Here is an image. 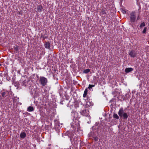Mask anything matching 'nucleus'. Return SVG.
<instances>
[{
    "mask_svg": "<svg viewBox=\"0 0 149 149\" xmlns=\"http://www.w3.org/2000/svg\"><path fill=\"white\" fill-rule=\"evenodd\" d=\"M123 109L121 108L119 110L118 113L119 115V116L120 117H123Z\"/></svg>",
    "mask_w": 149,
    "mask_h": 149,
    "instance_id": "39448f33",
    "label": "nucleus"
},
{
    "mask_svg": "<svg viewBox=\"0 0 149 149\" xmlns=\"http://www.w3.org/2000/svg\"><path fill=\"white\" fill-rule=\"evenodd\" d=\"M74 118H77V117L75 116H74Z\"/></svg>",
    "mask_w": 149,
    "mask_h": 149,
    "instance_id": "393cba45",
    "label": "nucleus"
},
{
    "mask_svg": "<svg viewBox=\"0 0 149 149\" xmlns=\"http://www.w3.org/2000/svg\"><path fill=\"white\" fill-rule=\"evenodd\" d=\"M147 27H145L144 28V29L142 31V33H146V31H147Z\"/></svg>",
    "mask_w": 149,
    "mask_h": 149,
    "instance_id": "f3484780",
    "label": "nucleus"
},
{
    "mask_svg": "<svg viewBox=\"0 0 149 149\" xmlns=\"http://www.w3.org/2000/svg\"><path fill=\"white\" fill-rule=\"evenodd\" d=\"M74 113V114L75 115H77V113L75 111Z\"/></svg>",
    "mask_w": 149,
    "mask_h": 149,
    "instance_id": "4be33fe9",
    "label": "nucleus"
},
{
    "mask_svg": "<svg viewBox=\"0 0 149 149\" xmlns=\"http://www.w3.org/2000/svg\"><path fill=\"white\" fill-rule=\"evenodd\" d=\"M102 14H106V12L104 10H102Z\"/></svg>",
    "mask_w": 149,
    "mask_h": 149,
    "instance_id": "aec40b11",
    "label": "nucleus"
},
{
    "mask_svg": "<svg viewBox=\"0 0 149 149\" xmlns=\"http://www.w3.org/2000/svg\"><path fill=\"white\" fill-rule=\"evenodd\" d=\"M45 47L47 49H49L50 47V45L49 42H46L45 44Z\"/></svg>",
    "mask_w": 149,
    "mask_h": 149,
    "instance_id": "423d86ee",
    "label": "nucleus"
},
{
    "mask_svg": "<svg viewBox=\"0 0 149 149\" xmlns=\"http://www.w3.org/2000/svg\"><path fill=\"white\" fill-rule=\"evenodd\" d=\"M90 70L89 69H87L84 70L83 72L84 73L86 74L87 73L89 72H90Z\"/></svg>",
    "mask_w": 149,
    "mask_h": 149,
    "instance_id": "4468645a",
    "label": "nucleus"
},
{
    "mask_svg": "<svg viewBox=\"0 0 149 149\" xmlns=\"http://www.w3.org/2000/svg\"><path fill=\"white\" fill-rule=\"evenodd\" d=\"M26 135L25 133L22 132L20 134V136L21 138L24 139V138H25V137L26 136Z\"/></svg>",
    "mask_w": 149,
    "mask_h": 149,
    "instance_id": "9d476101",
    "label": "nucleus"
},
{
    "mask_svg": "<svg viewBox=\"0 0 149 149\" xmlns=\"http://www.w3.org/2000/svg\"><path fill=\"white\" fill-rule=\"evenodd\" d=\"M145 26V23L144 22H143V23H141L140 26V27H144Z\"/></svg>",
    "mask_w": 149,
    "mask_h": 149,
    "instance_id": "dca6fc26",
    "label": "nucleus"
},
{
    "mask_svg": "<svg viewBox=\"0 0 149 149\" xmlns=\"http://www.w3.org/2000/svg\"><path fill=\"white\" fill-rule=\"evenodd\" d=\"M80 113L83 116H87L89 115V111L88 109H84L81 111Z\"/></svg>",
    "mask_w": 149,
    "mask_h": 149,
    "instance_id": "7ed1b4c3",
    "label": "nucleus"
},
{
    "mask_svg": "<svg viewBox=\"0 0 149 149\" xmlns=\"http://www.w3.org/2000/svg\"><path fill=\"white\" fill-rule=\"evenodd\" d=\"M133 70V69L132 68H126L125 70V71L126 72L128 73L132 71Z\"/></svg>",
    "mask_w": 149,
    "mask_h": 149,
    "instance_id": "0eeeda50",
    "label": "nucleus"
},
{
    "mask_svg": "<svg viewBox=\"0 0 149 149\" xmlns=\"http://www.w3.org/2000/svg\"><path fill=\"white\" fill-rule=\"evenodd\" d=\"M130 56L134 58L136 56V51L134 50H132L129 52Z\"/></svg>",
    "mask_w": 149,
    "mask_h": 149,
    "instance_id": "20e7f679",
    "label": "nucleus"
},
{
    "mask_svg": "<svg viewBox=\"0 0 149 149\" xmlns=\"http://www.w3.org/2000/svg\"><path fill=\"white\" fill-rule=\"evenodd\" d=\"M70 140H72V136H71L70 137Z\"/></svg>",
    "mask_w": 149,
    "mask_h": 149,
    "instance_id": "b1692460",
    "label": "nucleus"
},
{
    "mask_svg": "<svg viewBox=\"0 0 149 149\" xmlns=\"http://www.w3.org/2000/svg\"><path fill=\"white\" fill-rule=\"evenodd\" d=\"M15 50H16V51H17L18 50V48L17 47H16L15 48Z\"/></svg>",
    "mask_w": 149,
    "mask_h": 149,
    "instance_id": "5701e85b",
    "label": "nucleus"
},
{
    "mask_svg": "<svg viewBox=\"0 0 149 149\" xmlns=\"http://www.w3.org/2000/svg\"><path fill=\"white\" fill-rule=\"evenodd\" d=\"M95 86V85H91L89 84V86L88 87V88L89 89L91 88L92 87Z\"/></svg>",
    "mask_w": 149,
    "mask_h": 149,
    "instance_id": "a211bd4d",
    "label": "nucleus"
},
{
    "mask_svg": "<svg viewBox=\"0 0 149 149\" xmlns=\"http://www.w3.org/2000/svg\"><path fill=\"white\" fill-rule=\"evenodd\" d=\"M123 116L124 119H127L128 117L127 114V113H124Z\"/></svg>",
    "mask_w": 149,
    "mask_h": 149,
    "instance_id": "ddd939ff",
    "label": "nucleus"
},
{
    "mask_svg": "<svg viewBox=\"0 0 149 149\" xmlns=\"http://www.w3.org/2000/svg\"><path fill=\"white\" fill-rule=\"evenodd\" d=\"M7 94H8L7 92H3L2 93V96L3 97H5L7 96Z\"/></svg>",
    "mask_w": 149,
    "mask_h": 149,
    "instance_id": "9b49d317",
    "label": "nucleus"
},
{
    "mask_svg": "<svg viewBox=\"0 0 149 149\" xmlns=\"http://www.w3.org/2000/svg\"><path fill=\"white\" fill-rule=\"evenodd\" d=\"M130 21L132 22H134L136 19V13L135 11H132L130 14Z\"/></svg>",
    "mask_w": 149,
    "mask_h": 149,
    "instance_id": "f03ea898",
    "label": "nucleus"
},
{
    "mask_svg": "<svg viewBox=\"0 0 149 149\" xmlns=\"http://www.w3.org/2000/svg\"><path fill=\"white\" fill-rule=\"evenodd\" d=\"M87 92L88 90L87 89H86L84 91V94L83 95V97H85L86 96V95L87 93Z\"/></svg>",
    "mask_w": 149,
    "mask_h": 149,
    "instance_id": "f8f14e48",
    "label": "nucleus"
},
{
    "mask_svg": "<svg viewBox=\"0 0 149 149\" xmlns=\"http://www.w3.org/2000/svg\"><path fill=\"white\" fill-rule=\"evenodd\" d=\"M37 9V10L38 11L40 12H41L43 9V8L42 6L39 5L38 6Z\"/></svg>",
    "mask_w": 149,
    "mask_h": 149,
    "instance_id": "6e6552de",
    "label": "nucleus"
},
{
    "mask_svg": "<svg viewBox=\"0 0 149 149\" xmlns=\"http://www.w3.org/2000/svg\"><path fill=\"white\" fill-rule=\"evenodd\" d=\"M126 10H125V9H122L121 10V12L123 14L126 13Z\"/></svg>",
    "mask_w": 149,
    "mask_h": 149,
    "instance_id": "6ab92c4d",
    "label": "nucleus"
},
{
    "mask_svg": "<svg viewBox=\"0 0 149 149\" xmlns=\"http://www.w3.org/2000/svg\"><path fill=\"white\" fill-rule=\"evenodd\" d=\"M39 82L43 86H45L47 82V79L43 77H40L39 78Z\"/></svg>",
    "mask_w": 149,
    "mask_h": 149,
    "instance_id": "f257e3e1",
    "label": "nucleus"
},
{
    "mask_svg": "<svg viewBox=\"0 0 149 149\" xmlns=\"http://www.w3.org/2000/svg\"><path fill=\"white\" fill-rule=\"evenodd\" d=\"M94 139L95 141H97L98 140V138L96 137H94Z\"/></svg>",
    "mask_w": 149,
    "mask_h": 149,
    "instance_id": "412c9836",
    "label": "nucleus"
},
{
    "mask_svg": "<svg viewBox=\"0 0 149 149\" xmlns=\"http://www.w3.org/2000/svg\"><path fill=\"white\" fill-rule=\"evenodd\" d=\"M113 117L115 118H116L117 119H119V117L118 116L117 114H116V113H114V114L113 115Z\"/></svg>",
    "mask_w": 149,
    "mask_h": 149,
    "instance_id": "2eb2a0df",
    "label": "nucleus"
},
{
    "mask_svg": "<svg viewBox=\"0 0 149 149\" xmlns=\"http://www.w3.org/2000/svg\"><path fill=\"white\" fill-rule=\"evenodd\" d=\"M34 110V109L33 107L32 106H29V107L27 109V111L31 112V111H33Z\"/></svg>",
    "mask_w": 149,
    "mask_h": 149,
    "instance_id": "1a4fd4ad",
    "label": "nucleus"
}]
</instances>
